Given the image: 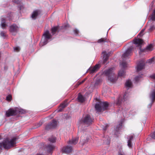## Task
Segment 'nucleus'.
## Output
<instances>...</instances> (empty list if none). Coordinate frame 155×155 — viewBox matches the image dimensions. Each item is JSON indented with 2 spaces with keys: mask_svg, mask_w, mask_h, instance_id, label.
I'll return each mask as SVG.
<instances>
[{
  "mask_svg": "<svg viewBox=\"0 0 155 155\" xmlns=\"http://www.w3.org/2000/svg\"><path fill=\"white\" fill-rule=\"evenodd\" d=\"M127 145L129 147H132V145H131V141H128L127 142Z\"/></svg>",
  "mask_w": 155,
  "mask_h": 155,
  "instance_id": "58836bf2",
  "label": "nucleus"
},
{
  "mask_svg": "<svg viewBox=\"0 0 155 155\" xmlns=\"http://www.w3.org/2000/svg\"><path fill=\"white\" fill-rule=\"evenodd\" d=\"M109 106V104L107 102H100L99 104H96L95 108L97 112H101L102 110H106Z\"/></svg>",
  "mask_w": 155,
  "mask_h": 155,
  "instance_id": "39448f33",
  "label": "nucleus"
},
{
  "mask_svg": "<svg viewBox=\"0 0 155 155\" xmlns=\"http://www.w3.org/2000/svg\"><path fill=\"white\" fill-rule=\"evenodd\" d=\"M48 151V152H51L54 148V147L52 145H48L47 147Z\"/></svg>",
  "mask_w": 155,
  "mask_h": 155,
  "instance_id": "bb28decb",
  "label": "nucleus"
},
{
  "mask_svg": "<svg viewBox=\"0 0 155 155\" xmlns=\"http://www.w3.org/2000/svg\"><path fill=\"white\" fill-rule=\"evenodd\" d=\"M21 1V0H12V2L17 4L20 3Z\"/></svg>",
  "mask_w": 155,
  "mask_h": 155,
  "instance_id": "f704fd0d",
  "label": "nucleus"
},
{
  "mask_svg": "<svg viewBox=\"0 0 155 155\" xmlns=\"http://www.w3.org/2000/svg\"><path fill=\"white\" fill-rule=\"evenodd\" d=\"M17 139L16 137H14L10 140L8 139L5 140L2 143H0V150L2 147L7 149L14 147L16 143V140Z\"/></svg>",
  "mask_w": 155,
  "mask_h": 155,
  "instance_id": "f257e3e1",
  "label": "nucleus"
},
{
  "mask_svg": "<svg viewBox=\"0 0 155 155\" xmlns=\"http://www.w3.org/2000/svg\"><path fill=\"white\" fill-rule=\"evenodd\" d=\"M13 15V14L12 13H10L7 15V17H11Z\"/></svg>",
  "mask_w": 155,
  "mask_h": 155,
  "instance_id": "09e8293b",
  "label": "nucleus"
},
{
  "mask_svg": "<svg viewBox=\"0 0 155 155\" xmlns=\"http://www.w3.org/2000/svg\"><path fill=\"white\" fill-rule=\"evenodd\" d=\"M52 35L49 33L48 30L45 31L43 35V37L41 41L40 45L42 46L47 44L48 42V40L51 39Z\"/></svg>",
  "mask_w": 155,
  "mask_h": 155,
  "instance_id": "20e7f679",
  "label": "nucleus"
},
{
  "mask_svg": "<svg viewBox=\"0 0 155 155\" xmlns=\"http://www.w3.org/2000/svg\"><path fill=\"white\" fill-rule=\"evenodd\" d=\"M42 124V122H39L37 124V127H38L40 126Z\"/></svg>",
  "mask_w": 155,
  "mask_h": 155,
  "instance_id": "de8ad7c7",
  "label": "nucleus"
},
{
  "mask_svg": "<svg viewBox=\"0 0 155 155\" xmlns=\"http://www.w3.org/2000/svg\"><path fill=\"white\" fill-rule=\"evenodd\" d=\"M114 69L113 68H110L104 71L103 72V74L107 77L108 80L112 83L115 82L117 79L116 75L114 72Z\"/></svg>",
  "mask_w": 155,
  "mask_h": 155,
  "instance_id": "f03ea898",
  "label": "nucleus"
},
{
  "mask_svg": "<svg viewBox=\"0 0 155 155\" xmlns=\"http://www.w3.org/2000/svg\"><path fill=\"white\" fill-rule=\"evenodd\" d=\"M145 66V62L143 60H141L138 63L137 67V71H139L143 69Z\"/></svg>",
  "mask_w": 155,
  "mask_h": 155,
  "instance_id": "f8f14e48",
  "label": "nucleus"
},
{
  "mask_svg": "<svg viewBox=\"0 0 155 155\" xmlns=\"http://www.w3.org/2000/svg\"><path fill=\"white\" fill-rule=\"evenodd\" d=\"M134 138V136L133 135H131L129 137L128 141H131L133 140Z\"/></svg>",
  "mask_w": 155,
  "mask_h": 155,
  "instance_id": "c9c22d12",
  "label": "nucleus"
},
{
  "mask_svg": "<svg viewBox=\"0 0 155 155\" xmlns=\"http://www.w3.org/2000/svg\"><path fill=\"white\" fill-rule=\"evenodd\" d=\"M134 43L137 46L139 47L141 51L145 52L147 51H151L153 49V45L150 44L145 49L142 50L141 47V45L143 43V41L140 39L137 38L134 40Z\"/></svg>",
  "mask_w": 155,
  "mask_h": 155,
  "instance_id": "7ed1b4c3",
  "label": "nucleus"
},
{
  "mask_svg": "<svg viewBox=\"0 0 155 155\" xmlns=\"http://www.w3.org/2000/svg\"><path fill=\"white\" fill-rule=\"evenodd\" d=\"M42 15L41 11L39 9L34 10L31 15V18L33 19H35L41 16Z\"/></svg>",
  "mask_w": 155,
  "mask_h": 155,
  "instance_id": "1a4fd4ad",
  "label": "nucleus"
},
{
  "mask_svg": "<svg viewBox=\"0 0 155 155\" xmlns=\"http://www.w3.org/2000/svg\"><path fill=\"white\" fill-rule=\"evenodd\" d=\"M150 19H155V9L152 14Z\"/></svg>",
  "mask_w": 155,
  "mask_h": 155,
  "instance_id": "c756f323",
  "label": "nucleus"
},
{
  "mask_svg": "<svg viewBox=\"0 0 155 155\" xmlns=\"http://www.w3.org/2000/svg\"><path fill=\"white\" fill-rule=\"evenodd\" d=\"M133 48L132 47L128 48L125 53L123 54L122 57L124 58H126L131 56L132 54Z\"/></svg>",
  "mask_w": 155,
  "mask_h": 155,
  "instance_id": "9b49d317",
  "label": "nucleus"
},
{
  "mask_svg": "<svg viewBox=\"0 0 155 155\" xmlns=\"http://www.w3.org/2000/svg\"><path fill=\"white\" fill-rule=\"evenodd\" d=\"M16 107L10 108L6 112L5 115L7 117L17 115Z\"/></svg>",
  "mask_w": 155,
  "mask_h": 155,
  "instance_id": "0eeeda50",
  "label": "nucleus"
},
{
  "mask_svg": "<svg viewBox=\"0 0 155 155\" xmlns=\"http://www.w3.org/2000/svg\"><path fill=\"white\" fill-rule=\"evenodd\" d=\"M67 105V101H64L61 104L58 108V112H61L63 110V108Z\"/></svg>",
  "mask_w": 155,
  "mask_h": 155,
  "instance_id": "a211bd4d",
  "label": "nucleus"
},
{
  "mask_svg": "<svg viewBox=\"0 0 155 155\" xmlns=\"http://www.w3.org/2000/svg\"><path fill=\"white\" fill-rule=\"evenodd\" d=\"M140 78V76H138L136 77L135 78V81H138L139 80V79Z\"/></svg>",
  "mask_w": 155,
  "mask_h": 155,
  "instance_id": "c03bdc74",
  "label": "nucleus"
},
{
  "mask_svg": "<svg viewBox=\"0 0 155 155\" xmlns=\"http://www.w3.org/2000/svg\"><path fill=\"white\" fill-rule=\"evenodd\" d=\"M108 40L106 38H101L99 39L97 41V42L99 43H103L106 42H107Z\"/></svg>",
  "mask_w": 155,
  "mask_h": 155,
  "instance_id": "b1692460",
  "label": "nucleus"
},
{
  "mask_svg": "<svg viewBox=\"0 0 155 155\" xmlns=\"http://www.w3.org/2000/svg\"><path fill=\"white\" fill-rule=\"evenodd\" d=\"M108 127V125H106L103 128V130H106Z\"/></svg>",
  "mask_w": 155,
  "mask_h": 155,
  "instance_id": "3c124183",
  "label": "nucleus"
},
{
  "mask_svg": "<svg viewBox=\"0 0 155 155\" xmlns=\"http://www.w3.org/2000/svg\"><path fill=\"white\" fill-rule=\"evenodd\" d=\"M100 65L99 64H96L93 67H90L89 69L90 74H92L96 72L100 68Z\"/></svg>",
  "mask_w": 155,
  "mask_h": 155,
  "instance_id": "ddd939ff",
  "label": "nucleus"
},
{
  "mask_svg": "<svg viewBox=\"0 0 155 155\" xmlns=\"http://www.w3.org/2000/svg\"><path fill=\"white\" fill-rule=\"evenodd\" d=\"M132 83L130 80H128L125 83V86L126 87H130L132 85Z\"/></svg>",
  "mask_w": 155,
  "mask_h": 155,
  "instance_id": "a878e982",
  "label": "nucleus"
},
{
  "mask_svg": "<svg viewBox=\"0 0 155 155\" xmlns=\"http://www.w3.org/2000/svg\"><path fill=\"white\" fill-rule=\"evenodd\" d=\"M103 54V63L105 64L108 59V57L109 56L110 54H107L106 52L104 51L102 52Z\"/></svg>",
  "mask_w": 155,
  "mask_h": 155,
  "instance_id": "dca6fc26",
  "label": "nucleus"
},
{
  "mask_svg": "<svg viewBox=\"0 0 155 155\" xmlns=\"http://www.w3.org/2000/svg\"><path fill=\"white\" fill-rule=\"evenodd\" d=\"M118 75L119 76L124 77L125 75L124 71L123 70L120 71L118 72Z\"/></svg>",
  "mask_w": 155,
  "mask_h": 155,
  "instance_id": "393cba45",
  "label": "nucleus"
},
{
  "mask_svg": "<svg viewBox=\"0 0 155 155\" xmlns=\"http://www.w3.org/2000/svg\"><path fill=\"white\" fill-rule=\"evenodd\" d=\"M14 50L15 51H18L19 50V48L18 47H16L14 48Z\"/></svg>",
  "mask_w": 155,
  "mask_h": 155,
  "instance_id": "a18cd8bd",
  "label": "nucleus"
},
{
  "mask_svg": "<svg viewBox=\"0 0 155 155\" xmlns=\"http://www.w3.org/2000/svg\"><path fill=\"white\" fill-rule=\"evenodd\" d=\"M121 68L122 69H124L127 67V64L125 62H122L120 64Z\"/></svg>",
  "mask_w": 155,
  "mask_h": 155,
  "instance_id": "cd10ccee",
  "label": "nucleus"
},
{
  "mask_svg": "<svg viewBox=\"0 0 155 155\" xmlns=\"http://www.w3.org/2000/svg\"><path fill=\"white\" fill-rule=\"evenodd\" d=\"M118 155H125V154L123 151L120 150L118 152Z\"/></svg>",
  "mask_w": 155,
  "mask_h": 155,
  "instance_id": "e433bc0d",
  "label": "nucleus"
},
{
  "mask_svg": "<svg viewBox=\"0 0 155 155\" xmlns=\"http://www.w3.org/2000/svg\"><path fill=\"white\" fill-rule=\"evenodd\" d=\"M121 99L119 98L117 100V102H116V104L118 106L120 105L121 104Z\"/></svg>",
  "mask_w": 155,
  "mask_h": 155,
  "instance_id": "7c9ffc66",
  "label": "nucleus"
},
{
  "mask_svg": "<svg viewBox=\"0 0 155 155\" xmlns=\"http://www.w3.org/2000/svg\"><path fill=\"white\" fill-rule=\"evenodd\" d=\"M150 136L152 138L155 139V131L150 134Z\"/></svg>",
  "mask_w": 155,
  "mask_h": 155,
  "instance_id": "72a5a7b5",
  "label": "nucleus"
},
{
  "mask_svg": "<svg viewBox=\"0 0 155 155\" xmlns=\"http://www.w3.org/2000/svg\"><path fill=\"white\" fill-rule=\"evenodd\" d=\"M18 8H19L21 11L24 8V7L22 5L18 6Z\"/></svg>",
  "mask_w": 155,
  "mask_h": 155,
  "instance_id": "79ce46f5",
  "label": "nucleus"
},
{
  "mask_svg": "<svg viewBox=\"0 0 155 155\" xmlns=\"http://www.w3.org/2000/svg\"><path fill=\"white\" fill-rule=\"evenodd\" d=\"M19 27L16 24H13L9 26V31L10 33L13 34L17 32L19 30Z\"/></svg>",
  "mask_w": 155,
  "mask_h": 155,
  "instance_id": "6e6552de",
  "label": "nucleus"
},
{
  "mask_svg": "<svg viewBox=\"0 0 155 155\" xmlns=\"http://www.w3.org/2000/svg\"><path fill=\"white\" fill-rule=\"evenodd\" d=\"M69 27H70V26L69 24H66L65 25H64V26H63V28L66 29L67 28H69Z\"/></svg>",
  "mask_w": 155,
  "mask_h": 155,
  "instance_id": "4c0bfd02",
  "label": "nucleus"
},
{
  "mask_svg": "<svg viewBox=\"0 0 155 155\" xmlns=\"http://www.w3.org/2000/svg\"><path fill=\"white\" fill-rule=\"evenodd\" d=\"M72 150V148L71 146H67L63 148L62 151L64 153H71Z\"/></svg>",
  "mask_w": 155,
  "mask_h": 155,
  "instance_id": "2eb2a0df",
  "label": "nucleus"
},
{
  "mask_svg": "<svg viewBox=\"0 0 155 155\" xmlns=\"http://www.w3.org/2000/svg\"><path fill=\"white\" fill-rule=\"evenodd\" d=\"M122 126V123H121L119 125V127H118V126L116 128V131H117L118 130H119V128H120Z\"/></svg>",
  "mask_w": 155,
  "mask_h": 155,
  "instance_id": "a19ab883",
  "label": "nucleus"
},
{
  "mask_svg": "<svg viewBox=\"0 0 155 155\" xmlns=\"http://www.w3.org/2000/svg\"><path fill=\"white\" fill-rule=\"evenodd\" d=\"M49 140L51 142L54 143L55 142L56 139L53 136L49 138Z\"/></svg>",
  "mask_w": 155,
  "mask_h": 155,
  "instance_id": "c85d7f7f",
  "label": "nucleus"
},
{
  "mask_svg": "<svg viewBox=\"0 0 155 155\" xmlns=\"http://www.w3.org/2000/svg\"><path fill=\"white\" fill-rule=\"evenodd\" d=\"M78 137H76L73 138L71 140L69 141L68 143L71 144H75L78 143Z\"/></svg>",
  "mask_w": 155,
  "mask_h": 155,
  "instance_id": "6ab92c4d",
  "label": "nucleus"
},
{
  "mask_svg": "<svg viewBox=\"0 0 155 155\" xmlns=\"http://www.w3.org/2000/svg\"><path fill=\"white\" fill-rule=\"evenodd\" d=\"M59 29L58 26H55L52 28L51 33L52 35L55 34L58 31Z\"/></svg>",
  "mask_w": 155,
  "mask_h": 155,
  "instance_id": "4be33fe9",
  "label": "nucleus"
},
{
  "mask_svg": "<svg viewBox=\"0 0 155 155\" xmlns=\"http://www.w3.org/2000/svg\"><path fill=\"white\" fill-rule=\"evenodd\" d=\"M6 100L8 101H10L12 99V97L11 95H8L6 98Z\"/></svg>",
  "mask_w": 155,
  "mask_h": 155,
  "instance_id": "473e14b6",
  "label": "nucleus"
},
{
  "mask_svg": "<svg viewBox=\"0 0 155 155\" xmlns=\"http://www.w3.org/2000/svg\"><path fill=\"white\" fill-rule=\"evenodd\" d=\"M36 155H43L41 154H37Z\"/></svg>",
  "mask_w": 155,
  "mask_h": 155,
  "instance_id": "603ef678",
  "label": "nucleus"
},
{
  "mask_svg": "<svg viewBox=\"0 0 155 155\" xmlns=\"http://www.w3.org/2000/svg\"><path fill=\"white\" fill-rule=\"evenodd\" d=\"M148 24L151 23L152 25L148 29V32H150L152 31L155 29V20H149Z\"/></svg>",
  "mask_w": 155,
  "mask_h": 155,
  "instance_id": "4468645a",
  "label": "nucleus"
},
{
  "mask_svg": "<svg viewBox=\"0 0 155 155\" xmlns=\"http://www.w3.org/2000/svg\"><path fill=\"white\" fill-rule=\"evenodd\" d=\"M93 121L94 119H92L91 116L88 114L86 115L82 120L84 124L88 125L92 124Z\"/></svg>",
  "mask_w": 155,
  "mask_h": 155,
  "instance_id": "423d86ee",
  "label": "nucleus"
},
{
  "mask_svg": "<svg viewBox=\"0 0 155 155\" xmlns=\"http://www.w3.org/2000/svg\"><path fill=\"white\" fill-rule=\"evenodd\" d=\"M8 23L6 20H2L1 24L2 28L3 29H5L8 26Z\"/></svg>",
  "mask_w": 155,
  "mask_h": 155,
  "instance_id": "412c9836",
  "label": "nucleus"
},
{
  "mask_svg": "<svg viewBox=\"0 0 155 155\" xmlns=\"http://www.w3.org/2000/svg\"><path fill=\"white\" fill-rule=\"evenodd\" d=\"M153 61H154V58H151V59L148 60L147 61V62H148L149 63H151Z\"/></svg>",
  "mask_w": 155,
  "mask_h": 155,
  "instance_id": "37998d69",
  "label": "nucleus"
},
{
  "mask_svg": "<svg viewBox=\"0 0 155 155\" xmlns=\"http://www.w3.org/2000/svg\"><path fill=\"white\" fill-rule=\"evenodd\" d=\"M17 110V114H22L25 113V111L23 109H20L17 107H16Z\"/></svg>",
  "mask_w": 155,
  "mask_h": 155,
  "instance_id": "5701e85b",
  "label": "nucleus"
},
{
  "mask_svg": "<svg viewBox=\"0 0 155 155\" xmlns=\"http://www.w3.org/2000/svg\"><path fill=\"white\" fill-rule=\"evenodd\" d=\"M125 97V96H124V97H123V99L124 98V97Z\"/></svg>",
  "mask_w": 155,
  "mask_h": 155,
  "instance_id": "864d4df0",
  "label": "nucleus"
},
{
  "mask_svg": "<svg viewBox=\"0 0 155 155\" xmlns=\"http://www.w3.org/2000/svg\"><path fill=\"white\" fill-rule=\"evenodd\" d=\"M150 97L152 100V103L150 104V107L152 106V103L154 102L155 100V90H153L152 91Z\"/></svg>",
  "mask_w": 155,
  "mask_h": 155,
  "instance_id": "f3484780",
  "label": "nucleus"
},
{
  "mask_svg": "<svg viewBox=\"0 0 155 155\" xmlns=\"http://www.w3.org/2000/svg\"><path fill=\"white\" fill-rule=\"evenodd\" d=\"M74 33L76 35L78 34L79 33V31L77 29H74Z\"/></svg>",
  "mask_w": 155,
  "mask_h": 155,
  "instance_id": "49530a36",
  "label": "nucleus"
},
{
  "mask_svg": "<svg viewBox=\"0 0 155 155\" xmlns=\"http://www.w3.org/2000/svg\"><path fill=\"white\" fill-rule=\"evenodd\" d=\"M84 81H85V80H83L80 82H78V86L80 85H81V84H82V83H83L84 82Z\"/></svg>",
  "mask_w": 155,
  "mask_h": 155,
  "instance_id": "8fccbe9b",
  "label": "nucleus"
},
{
  "mask_svg": "<svg viewBox=\"0 0 155 155\" xmlns=\"http://www.w3.org/2000/svg\"><path fill=\"white\" fill-rule=\"evenodd\" d=\"M57 121L55 120H54L46 126L45 129L46 130H48L57 127Z\"/></svg>",
  "mask_w": 155,
  "mask_h": 155,
  "instance_id": "9d476101",
  "label": "nucleus"
},
{
  "mask_svg": "<svg viewBox=\"0 0 155 155\" xmlns=\"http://www.w3.org/2000/svg\"><path fill=\"white\" fill-rule=\"evenodd\" d=\"M77 99L78 101L80 103H83L85 101L84 98L80 93L78 94Z\"/></svg>",
  "mask_w": 155,
  "mask_h": 155,
  "instance_id": "aec40b11",
  "label": "nucleus"
},
{
  "mask_svg": "<svg viewBox=\"0 0 155 155\" xmlns=\"http://www.w3.org/2000/svg\"><path fill=\"white\" fill-rule=\"evenodd\" d=\"M0 34L4 38H5L6 37V32H5L4 31H2L1 32Z\"/></svg>",
  "mask_w": 155,
  "mask_h": 155,
  "instance_id": "2f4dec72",
  "label": "nucleus"
},
{
  "mask_svg": "<svg viewBox=\"0 0 155 155\" xmlns=\"http://www.w3.org/2000/svg\"><path fill=\"white\" fill-rule=\"evenodd\" d=\"M144 31V29H142L141 31L140 32V33L138 35H139V36H142V35H143V32Z\"/></svg>",
  "mask_w": 155,
  "mask_h": 155,
  "instance_id": "ea45409f",
  "label": "nucleus"
}]
</instances>
